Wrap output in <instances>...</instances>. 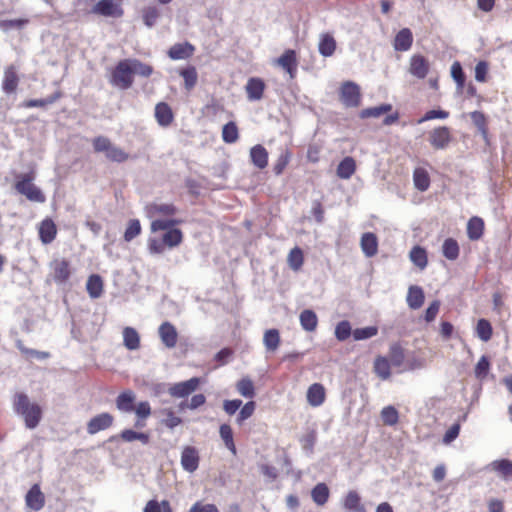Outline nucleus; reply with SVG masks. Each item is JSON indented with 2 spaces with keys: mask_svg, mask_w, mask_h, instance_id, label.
<instances>
[{
  "mask_svg": "<svg viewBox=\"0 0 512 512\" xmlns=\"http://www.w3.org/2000/svg\"><path fill=\"white\" fill-rule=\"evenodd\" d=\"M13 409L20 415L25 422V426L34 429L38 426L42 418V409L36 404L30 402L28 396L24 393H17L13 398Z\"/></svg>",
  "mask_w": 512,
  "mask_h": 512,
  "instance_id": "f257e3e1",
  "label": "nucleus"
},
{
  "mask_svg": "<svg viewBox=\"0 0 512 512\" xmlns=\"http://www.w3.org/2000/svg\"><path fill=\"white\" fill-rule=\"evenodd\" d=\"M34 174L20 173L16 175L15 189L19 194L24 195L28 200L43 203L45 196L42 191L33 184Z\"/></svg>",
  "mask_w": 512,
  "mask_h": 512,
  "instance_id": "f03ea898",
  "label": "nucleus"
},
{
  "mask_svg": "<svg viewBox=\"0 0 512 512\" xmlns=\"http://www.w3.org/2000/svg\"><path fill=\"white\" fill-rule=\"evenodd\" d=\"M92 144L95 152L104 153L110 161L122 163L128 159V154L114 145L107 137L98 136L93 139Z\"/></svg>",
  "mask_w": 512,
  "mask_h": 512,
  "instance_id": "7ed1b4c3",
  "label": "nucleus"
},
{
  "mask_svg": "<svg viewBox=\"0 0 512 512\" xmlns=\"http://www.w3.org/2000/svg\"><path fill=\"white\" fill-rule=\"evenodd\" d=\"M111 83L120 88L128 89L133 83V72L130 59L120 61L112 72Z\"/></svg>",
  "mask_w": 512,
  "mask_h": 512,
  "instance_id": "20e7f679",
  "label": "nucleus"
},
{
  "mask_svg": "<svg viewBox=\"0 0 512 512\" xmlns=\"http://www.w3.org/2000/svg\"><path fill=\"white\" fill-rule=\"evenodd\" d=\"M123 0H100L91 9V12L104 17L119 18L123 15Z\"/></svg>",
  "mask_w": 512,
  "mask_h": 512,
  "instance_id": "39448f33",
  "label": "nucleus"
},
{
  "mask_svg": "<svg viewBox=\"0 0 512 512\" xmlns=\"http://www.w3.org/2000/svg\"><path fill=\"white\" fill-rule=\"evenodd\" d=\"M340 100L346 107H358L361 101L360 87L352 82H344L340 88Z\"/></svg>",
  "mask_w": 512,
  "mask_h": 512,
  "instance_id": "423d86ee",
  "label": "nucleus"
},
{
  "mask_svg": "<svg viewBox=\"0 0 512 512\" xmlns=\"http://www.w3.org/2000/svg\"><path fill=\"white\" fill-rule=\"evenodd\" d=\"M408 71L413 77L424 79L430 71V63L423 55L414 54L410 57Z\"/></svg>",
  "mask_w": 512,
  "mask_h": 512,
  "instance_id": "0eeeda50",
  "label": "nucleus"
},
{
  "mask_svg": "<svg viewBox=\"0 0 512 512\" xmlns=\"http://www.w3.org/2000/svg\"><path fill=\"white\" fill-rule=\"evenodd\" d=\"M114 417L107 412L92 417L87 423V432L94 435L100 431L106 430L112 426Z\"/></svg>",
  "mask_w": 512,
  "mask_h": 512,
  "instance_id": "6e6552de",
  "label": "nucleus"
},
{
  "mask_svg": "<svg viewBox=\"0 0 512 512\" xmlns=\"http://www.w3.org/2000/svg\"><path fill=\"white\" fill-rule=\"evenodd\" d=\"M199 384L200 379L193 377L189 380L173 384L169 388V394L173 397L184 398L197 390Z\"/></svg>",
  "mask_w": 512,
  "mask_h": 512,
  "instance_id": "1a4fd4ad",
  "label": "nucleus"
},
{
  "mask_svg": "<svg viewBox=\"0 0 512 512\" xmlns=\"http://www.w3.org/2000/svg\"><path fill=\"white\" fill-rule=\"evenodd\" d=\"M199 453L195 447L186 446L183 448L181 453V466L182 468L193 473L198 469L199 466Z\"/></svg>",
  "mask_w": 512,
  "mask_h": 512,
  "instance_id": "9d476101",
  "label": "nucleus"
},
{
  "mask_svg": "<svg viewBox=\"0 0 512 512\" xmlns=\"http://www.w3.org/2000/svg\"><path fill=\"white\" fill-rule=\"evenodd\" d=\"M452 137L448 127H438L430 132L429 141L435 149H445Z\"/></svg>",
  "mask_w": 512,
  "mask_h": 512,
  "instance_id": "9b49d317",
  "label": "nucleus"
},
{
  "mask_svg": "<svg viewBox=\"0 0 512 512\" xmlns=\"http://www.w3.org/2000/svg\"><path fill=\"white\" fill-rule=\"evenodd\" d=\"M26 506L34 511L41 510L45 505V496L38 484H34L25 496Z\"/></svg>",
  "mask_w": 512,
  "mask_h": 512,
  "instance_id": "f8f14e48",
  "label": "nucleus"
},
{
  "mask_svg": "<svg viewBox=\"0 0 512 512\" xmlns=\"http://www.w3.org/2000/svg\"><path fill=\"white\" fill-rule=\"evenodd\" d=\"M158 334L162 343L167 348H174L176 346L178 333L173 324L168 321L163 322L158 328Z\"/></svg>",
  "mask_w": 512,
  "mask_h": 512,
  "instance_id": "ddd939ff",
  "label": "nucleus"
},
{
  "mask_svg": "<svg viewBox=\"0 0 512 512\" xmlns=\"http://www.w3.org/2000/svg\"><path fill=\"white\" fill-rule=\"evenodd\" d=\"M275 63L283 68L291 78L295 77L297 71V57L294 50H286L278 59L275 60Z\"/></svg>",
  "mask_w": 512,
  "mask_h": 512,
  "instance_id": "4468645a",
  "label": "nucleus"
},
{
  "mask_svg": "<svg viewBox=\"0 0 512 512\" xmlns=\"http://www.w3.org/2000/svg\"><path fill=\"white\" fill-rule=\"evenodd\" d=\"M488 468L495 472L505 482L512 481V461L509 459H499L492 461Z\"/></svg>",
  "mask_w": 512,
  "mask_h": 512,
  "instance_id": "2eb2a0df",
  "label": "nucleus"
},
{
  "mask_svg": "<svg viewBox=\"0 0 512 512\" xmlns=\"http://www.w3.org/2000/svg\"><path fill=\"white\" fill-rule=\"evenodd\" d=\"M176 211V207L168 203H152L146 207L147 216L151 219L159 216H172Z\"/></svg>",
  "mask_w": 512,
  "mask_h": 512,
  "instance_id": "dca6fc26",
  "label": "nucleus"
},
{
  "mask_svg": "<svg viewBox=\"0 0 512 512\" xmlns=\"http://www.w3.org/2000/svg\"><path fill=\"white\" fill-rule=\"evenodd\" d=\"M342 505L347 512H366L364 505L361 503V497L355 490H350L345 495Z\"/></svg>",
  "mask_w": 512,
  "mask_h": 512,
  "instance_id": "f3484780",
  "label": "nucleus"
},
{
  "mask_svg": "<svg viewBox=\"0 0 512 512\" xmlns=\"http://www.w3.org/2000/svg\"><path fill=\"white\" fill-rule=\"evenodd\" d=\"M195 51L192 44L188 42L174 44L168 51L172 60H185L190 58Z\"/></svg>",
  "mask_w": 512,
  "mask_h": 512,
  "instance_id": "a211bd4d",
  "label": "nucleus"
},
{
  "mask_svg": "<svg viewBox=\"0 0 512 512\" xmlns=\"http://www.w3.org/2000/svg\"><path fill=\"white\" fill-rule=\"evenodd\" d=\"M325 388L320 383L312 384L307 390V402L312 407H318L325 401Z\"/></svg>",
  "mask_w": 512,
  "mask_h": 512,
  "instance_id": "6ab92c4d",
  "label": "nucleus"
},
{
  "mask_svg": "<svg viewBox=\"0 0 512 512\" xmlns=\"http://www.w3.org/2000/svg\"><path fill=\"white\" fill-rule=\"evenodd\" d=\"M413 43V35L410 29L403 28L395 36L393 47L396 51H408Z\"/></svg>",
  "mask_w": 512,
  "mask_h": 512,
  "instance_id": "aec40b11",
  "label": "nucleus"
},
{
  "mask_svg": "<svg viewBox=\"0 0 512 512\" xmlns=\"http://www.w3.org/2000/svg\"><path fill=\"white\" fill-rule=\"evenodd\" d=\"M424 299V291L420 286L411 285L408 288L406 301L409 308L413 310L419 309L423 305Z\"/></svg>",
  "mask_w": 512,
  "mask_h": 512,
  "instance_id": "412c9836",
  "label": "nucleus"
},
{
  "mask_svg": "<svg viewBox=\"0 0 512 512\" xmlns=\"http://www.w3.org/2000/svg\"><path fill=\"white\" fill-rule=\"evenodd\" d=\"M360 246L366 257H373L378 252V240L375 234L367 232L361 237Z\"/></svg>",
  "mask_w": 512,
  "mask_h": 512,
  "instance_id": "4be33fe9",
  "label": "nucleus"
},
{
  "mask_svg": "<svg viewBox=\"0 0 512 512\" xmlns=\"http://www.w3.org/2000/svg\"><path fill=\"white\" fill-rule=\"evenodd\" d=\"M264 82L259 78H250L246 84L247 97L250 101H258L263 97Z\"/></svg>",
  "mask_w": 512,
  "mask_h": 512,
  "instance_id": "5701e85b",
  "label": "nucleus"
},
{
  "mask_svg": "<svg viewBox=\"0 0 512 512\" xmlns=\"http://www.w3.org/2000/svg\"><path fill=\"white\" fill-rule=\"evenodd\" d=\"M135 399V393L131 390H126L116 398V407L121 412L130 413L134 410Z\"/></svg>",
  "mask_w": 512,
  "mask_h": 512,
  "instance_id": "b1692460",
  "label": "nucleus"
},
{
  "mask_svg": "<svg viewBox=\"0 0 512 512\" xmlns=\"http://www.w3.org/2000/svg\"><path fill=\"white\" fill-rule=\"evenodd\" d=\"M281 343L280 333L277 329L272 328L264 332L263 345L265 350L269 353H274L278 350Z\"/></svg>",
  "mask_w": 512,
  "mask_h": 512,
  "instance_id": "393cba45",
  "label": "nucleus"
},
{
  "mask_svg": "<svg viewBox=\"0 0 512 512\" xmlns=\"http://www.w3.org/2000/svg\"><path fill=\"white\" fill-rule=\"evenodd\" d=\"M250 159L257 168L264 169L268 164V152L262 145H255L250 149Z\"/></svg>",
  "mask_w": 512,
  "mask_h": 512,
  "instance_id": "a878e982",
  "label": "nucleus"
},
{
  "mask_svg": "<svg viewBox=\"0 0 512 512\" xmlns=\"http://www.w3.org/2000/svg\"><path fill=\"white\" fill-rule=\"evenodd\" d=\"M56 225L51 219H45L41 222L39 228L40 240L44 244L51 243L56 237Z\"/></svg>",
  "mask_w": 512,
  "mask_h": 512,
  "instance_id": "bb28decb",
  "label": "nucleus"
},
{
  "mask_svg": "<svg viewBox=\"0 0 512 512\" xmlns=\"http://www.w3.org/2000/svg\"><path fill=\"white\" fill-rule=\"evenodd\" d=\"M123 345L131 351L140 347V335L133 327H125L122 331Z\"/></svg>",
  "mask_w": 512,
  "mask_h": 512,
  "instance_id": "cd10ccee",
  "label": "nucleus"
},
{
  "mask_svg": "<svg viewBox=\"0 0 512 512\" xmlns=\"http://www.w3.org/2000/svg\"><path fill=\"white\" fill-rule=\"evenodd\" d=\"M336 49V41L329 33L321 34L318 50L319 53L324 57H330L333 55Z\"/></svg>",
  "mask_w": 512,
  "mask_h": 512,
  "instance_id": "c85d7f7f",
  "label": "nucleus"
},
{
  "mask_svg": "<svg viewBox=\"0 0 512 512\" xmlns=\"http://www.w3.org/2000/svg\"><path fill=\"white\" fill-rule=\"evenodd\" d=\"M300 325L303 330L307 332H313L317 328L318 318L314 311L305 309L300 313L299 316Z\"/></svg>",
  "mask_w": 512,
  "mask_h": 512,
  "instance_id": "c756f323",
  "label": "nucleus"
},
{
  "mask_svg": "<svg viewBox=\"0 0 512 512\" xmlns=\"http://www.w3.org/2000/svg\"><path fill=\"white\" fill-rule=\"evenodd\" d=\"M155 117L159 125H170L173 120L171 108L166 103H158L155 107Z\"/></svg>",
  "mask_w": 512,
  "mask_h": 512,
  "instance_id": "7c9ffc66",
  "label": "nucleus"
},
{
  "mask_svg": "<svg viewBox=\"0 0 512 512\" xmlns=\"http://www.w3.org/2000/svg\"><path fill=\"white\" fill-rule=\"evenodd\" d=\"M330 491L328 486L325 483H318L311 490L312 500L318 506H323L327 503L329 499Z\"/></svg>",
  "mask_w": 512,
  "mask_h": 512,
  "instance_id": "2f4dec72",
  "label": "nucleus"
},
{
  "mask_svg": "<svg viewBox=\"0 0 512 512\" xmlns=\"http://www.w3.org/2000/svg\"><path fill=\"white\" fill-rule=\"evenodd\" d=\"M409 258L421 270L425 269L428 264L427 252L421 246H414L409 253Z\"/></svg>",
  "mask_w": 512,
  "mask_h": 512,
  "instance_id": "473e14b6",
  "label": "nucleus"
},
{
  "mask_svg": "<svg viewBox=\"0 0 512 512\" xmlns=\"http://www.w3.org/2000/svg\"><path fill=\"white\" fill-rule=\"evenodd\" d=\"M89 296L93 299L99 298L103 293V281L99 275H91L86 283Z\"/></svg>",
  "mask_w": 512,
  "mask_h": 512,
  "instance_id": "72a5a7b5",
  "label": "nucleus"
},
{
  "mask_svg": "<svg viewBox=\"0 0 512 512\" xmlns=\"http://www.w3.org/2000/svg\"><path fill=\"white\" fill-rule=\"evenodd\" d=\"M161 238L167 248L173 249L181 244L183 234L180 229H168V231L164 232Z\"/></svg>",
  "mask_w": 512,
  "mask_h": 512,
  "instance_id": "f704fd0d",
  "label": "nucleus"
},
{
  "mask_svg": "<svg viewBox=\"0 0 512 512\" xmlns=\"http://www.w3.org/2000/svg\"><path fill=\"white\" fill-rule=\"evenodd\" d=\"M355 170V160L352 157H345L337 167V176L341 179H349Z\"/></svg>",
  "mask_w": 512,
  "mask_h": 512,
  "instance_id": "c9c22d12",
  "label": "nucleus"
},
{
  "mask_svg": "<svg viewBox=\"0 0 512 512\" xmlns=\"http://www.w3.org/2000/svg\"><path fill=\"white\" fill-rule=\"evenodd\" d=\"M18 76L13 67L6 69L2 81V88L6 93H12L16 90L18 85Z\"/></svg>",
  "mask_w": 512,
  "mask_h": 512,
  "instance_id": "e433bc0d",
  "label": "nucleus"
},
{
  "mask_svg": "<svg viewBox=\"0 0 512 512\" xmlns=\"http://www.w3.org/2000/svg\"><path fill=\"white\" fill-rule=\"evenodd\" d=\"M53 273L56 282H65L70 276L69 263L65 260L55 261L53 264Z\"/></svg>",
  "mask_w": 512,
  "mask_h": 512,
  "instance_id": "4c0bfd02",
  "label": "nucleus"
},
{
  "mask_svg": "<svg viewBox=\"0 0 512 512\" xmlns=\"http://www.w3.org/2000/svg\"><path fill=\"white\" fill-rule=\"evenodd\" d=\"M484 223L479 217H472L467 224L469 239L478 240L483 234Z\"/></svg>",
  "mask_w": 512,
  "mask_h": 512,
  "instance_id": "58836bf2",
  "label": "nucleus"
},
{
  "mask_svg": "<svg viewBox=\"0 0 512 512\" xmlns=\"http://www.w3.org/2000/svg\"><path fill=\"white\" fill-rule=\"evenodd\" d=\"M374 372L382 380H387L391 376L390 362L385 357H377L374 361Z\"/></svg>",
  "mask_w": 512,
  "mask_h": 512,
  "instance_id": "ea45409f",
  "label": "nucleus"
},
{
  "mask_svg": "<svg viewBox=\"0 0 512 512\" xmlns=\"http://www.w3.org/2000/svg\"><path fill=\"white\" fill-rule=\"evenodd\" d=\"M219 434L223 440L226 448L233 454L236 455L237 450L233 440V432L228 424H222L219 428Z\"/></svg>",
  "mask_w": 512,
  "mask_h": 512,
  "instance_id": "a19ab883",
  "label": "nucleus"
},
{
  "mask_svg": "<svg viewBox=\"0 0 512 512\" xmlns=\"http://www.w3.org/2000/svg\"><path fill=\"white\" fill-rule=\"evenodd\" d=\"M415 187L420 191H426L430 185V178L427 171L423 168H417L413 174Z\"/></svg>",
  "mask_w": 512,
  "mask_h": 512,
  "instance_id": "79ce46f5",
  "label": "nucleus"
},
{
  "mask_svg": "<svg viewBox=\"0 0 512 512\" xmlns=\"http://www.w3.org/2000/svg\"><path fill=\"white\" fill-rule=\"evenodd\" d=\"M391 110H392L391 104H381L380 106L363 109L360 112V117L362 119L378 118L381 115L390 112Z\"/></svg>",
  "mask_w": 512,
  "mask_h": 512,
  "instance_id": "37998d69",
  "label": "nucleus"
},
{
  "mask_svg": "<svg viewBox=\"0 0 512 512\" xmlns=\"http://www.w3.org/2000/svg\"><path fill=\"white\" fill-rule=\"evenodd\" d=\"M120 437L125 442H133L135 440H138L144 445L148 444L150 440L149 434L143 432H136L132 429L123 430L120 434Z\"/></svg>",
  "mask_w": 512,
  "mask_h": 512,
  "instance_id": "c03bdc74",
  "label": "nucleus"
},
{
  "mask_svg": "<svg viewBox=\"0 0 512 512\" xmlns=\"http://www.w3.org/2000/svg\"><path fill=\"white\" fill-rule=\"evenodd\" d=\"M442 253L448 260H456L459 256V245L456 240L447 238L442 245Z\"/></svg>",
  "mask_w": 512,
  "mask_h": 512,
  "instance_id": "a18cd8bd",
  "label": "nucleus"
},
{
  "mask_svg": "<svg viewBox=\"0 0 512 512\" xmlns=\"http://www.w3.org/2000/svg\"><path fill=\"white\" fill-rule=\"evenodd\" d=\"M184 79L185 88L191 90L197 83L198 74L194 66H188L180 71Z\"/></svg>",
  "mask_w": 512,
  "mask_h": 512,
  "instance_id": "49530a36",
  "label": "nucleus"
},
{
  "mask_svg": "<svg viewBox=\"0 0 512 512\" xmlns=\"http://www.w3.org/2000/svg\"><path fill=\"white\" fill-rule=\"evenodd\" d=\"M288 264L293 271H298L303 265V252L299 247L293 248L288 255Z\"/></svg>",
  "mask_w": 512,
  "mask_h": 512,
  "instance_id": "de8ad7c7",
  "label": "nucleus"
},
{
  "mask_svg": "<svg viewBox=\"0 0 512 512\" xmlns=\"http://www.w3.org/2000/svg\"><path fill=\"white\" fill-rule=\"evenodd\" d=\"M381 419L384 424L388 426H393L398 423L399 413L394 406L389 405L382 409Z\"/></svg>",
  "mask_w": 512,
  "mask_h": 512,
  "instance_id": "09e8293b",
  "label": "nucleus"
},
{
  "mask_svg": "<svg viewBox=\"0 0 512 512\" xmlns=\"http://www.w3.org/2000/svg\"><path fill=\"white\" fill-rule=\"evenodd\" d=\"M237 391L240 395L246 398H253L255 395V388L252 380L248 377H244L237 383Z\"/></svg>",
  "mask_w": 512,
  "mask_h": 512,
  "instance_id": "8fccbe9b",
  "label": "nucleus"
},
{
  "mask_svg": "<svg viewBox=\"0 0 512 512\" xmlns=\"http://www.w3.org/2000/svg\"><path fill=\"white\" fill-rule=\"evenodd\" d=\"M160 16V11L156 6L145 7L142 11L144 24L151 28L153 27Z\"/></svg>",
  "mask_w": 512,
  "mask_h": 512,
  "instance_id": "3c124183",
  "label": "nucleus"
},
{
  "mask_svg": "<svg viewBox=\"0 0 512 512\" xmlns=\"http://www.w3.org/2000/svg\"><path fill=\"white\" fill-rule=\"evenodd\" d=\"M477 336L484 342H487L492 337V326L486 319H480L476 326Z\"/></svg>",
  "mask_w": 512,
  "mask_h": 512,
  "instance_id": "603ef678",
  "label": "nucleus"
},
{
  "mask_svg": "<svg viewBox=\"0 0 512 512\" xmlns=\"http://www.w3.org/2000/svg\"><path fill=\"white\" fill-rule=\"evenodd\" d=\"M404 350L399 344H393L389 349V359L393 366L400 367L404 362Z\"/></svg>",
  "mask_w": 512,
  "mask_h": 512,
  "instance_id": "864d4df0",
  "label": "nucleus"
},
{
  "mask_svg": "<svg viewBox=\"0 0 512 512\" xmlns=\"http://www.w3.org/2000/svg\"><path fill=\"white\" fill-rule=\"evenodd\" d=\"M239 137L238 128L234 122H228L223 126L222 138L226 143H234Z\"/></svg>",
  "mask_w": 512,
  "mask_h": 512,
  "instance_id": "5fc2aeb1",
  "label": "nucleus"
},
{
  "mask_svg": "<svg viewBox=\"0 0 512 512\" xmlns=\"http://www.w3.org/2000/svg\"><path fill=\"white\" fill-rule=\"evenodd\" d=\"M177 220L172 219H152L151 222V231L157 232V231H168V229H174V225L177 224Z\"/></svg>",
  "mask_w": 512,
  "mask_h": 512,
  "instance_id": "6e6d98bb",
  "label": "nucleus"
},
{
  "mask_svg": "<svg viewBox=\"0 0 512 512\" xmlns=\"http://www.w3.org/2000/svg\"><path fill=\"white\" fill-rule=\"evenodd\" d=\"M143 512H172L168 501L163 500L158 502L156 500H150L144 507Z\"/></svg>",
  "mask_w": 512,
  "mask_h": 512,
  "instance_id": "4d7b16f0",
  "label": "nucleus"
},
{
  "mask_svg": "<svg viewBox=\"0 0 512 512\" xmlns=\"http://www.w3.org/2000/svg\"><path fill=\"white\" fill-rule=\"evenodd\" d=\"M133 74H138L143 77H148L152 74L153 68L150 65L142 63L137 59H130Z\"/></svg>",
  "mask_w": 512,
  "mask_h": 512,
  "instance_id": "13d9d810",
  "label": "nucleus"
},
{
  "mask_svg": "<svg viewBox=\"0 0 512 512\" xmlns=\"http://www.w3.org/2000/svg\"><path fill=\"white\" fill-rule=\"evenodd\" d=\"M378 333V328L375 326H368L363 328H357L353 331V337L355 340H366L371 337L376 336Z\"/></svg>",
  "mask_w": 512,
  "mask_h": 512,
  "instance_id": "bf43d9fd",
  "label": "nucleus"
},
{
  "mask_svg": "<svg viewBox=\"0 0 512 512\" xmlns=\"http://www.w3.org/2000/svg\"><path fill=\"white\" fill-rule=\"evenodd\" d=\"M28 22V19L0 20V30L8 32L13 29H22Z\"/></svg>",
  "mask_w": 512,
  "mask_h": 512,
  "instance_id": "052dcab7",
  "label": "nucleus"
},
{
  "mask_svg": "<svg viewBox=\"0 0 512 512\" xmlns=\"http://www.w3.org/2000/svg\"><path fill=\"white\" fill-rule=\"evenodd\" d=\"M351 333H353V332L351 329V325L348 321L343 320L336 325L335 337L339 341H345L347 338H349Z\"/></svg>",
  "mask_w": 512,
  "mask_h": 512,
  "instance_id": "680f3d73",
  "label": "nucleus"
},
{
  "mask_svg": "<svg viewBox=\"0 0 512 512\" xmlns=\"http://www.w3.org/2000/svg\"><path fill=\"white\" fill-rule=\"evenodd\" d=\"M451 76L456 82L457 87L462 89L465 83V74L461 64L458 61L454 62L451 66Z\"/></svg>",
  "mask_w": 512,
  "mask_h": 512,
  "instance_id": "e2e57ef3",
  "label": "nucleus"
},
{
  "mask_svg": "<svg viewBox=\"0 0 512 512\" xmlns=\"http://www.w3.org/2000/svg\"><path fill=\"white\" fill-rule=\"evenodd\" d=\"M291 159V153L288 150H284L278 157L276 163L273 166V171L276 175L282 174Z\"/></svg>",
  "mask_w": 512,
  "mask_h": 512,
  "instance_id": "0e129e2a",
  "label": "nucleus"
},
{
  "mask_svg": "<svg viewBox=\"0 0 512 512\" xmlns=\"http://www.w3.org/2000/svg\"><path fill=\"white\" fill-rule=\"evenodd\" d=\"M141 232V225L139 220L133 219L129 221L128 227L124 233V239L127 242L133 240L136 236H138Z\"/></svg>",
  "mask_w": 512,
  "mask_h": 512,
  "instance_id": "69168bd1",
  "label": "nucleus"
},
{
  "mask_svg": "<svg viewBox=\"0 0 512 512\" xmlns=\"http://www.w3.org/2000/svg\"><path fill=\"white\" fill-rule=\"evenodd\" d=\"M256 409V404L254 401L247 402L240 410L237 416V423L242 424L245 420L250 418Z\"/></svg>",
  "mask_w": 512,
  "mask_h": 512,
  "instance_id": "338daca9",
  "label": "nucleus"
},
{
  "mask_svg": "<svg viewBox=\"0 0 512 512\" xmlns=\"http://www.w3.org/2000/svg\"><path fill=\"white\" fill-rule=\"evenodd\" d=\"M490 369V362L486 356H482L475 366V376L478 379H483L487 376Z\"/></svg>",
  "mask_w": 512,
  "mask_h": 512,
  "instance_id": "774afa93",
  "label": "nucleus"
}]
</instances>
